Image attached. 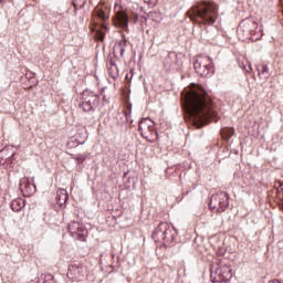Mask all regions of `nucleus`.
I'll use <instances>...</instances> for the list:
<instances>
[{
	"instance_id": "f257e3e1",
	"label": "nucleus",
	"mask_w": 283,
	"mask_h": 283,
	"mask_svg": "<svg viewBox=\"0 0 283 283\" xmlns=\"http://www.w3.org/2000/svg\"><path fill=\"white\" fill-rule=\"evenodd\" d=\"M181 96L190 120L197 129L207 125L209 118H216L217 114L211 97L207 95L205 88L198 86L186 90L181 93Z\"/></svg>"
},
{
	"instance_id": "f03ea898",
	"label": "nucleus",
	"mask_w": 283,
	"mask_h": 283,
	"mask_svg": "<svg viewBox=\"0 0 283 283\" xmlns=\"http://www.w3.org/2000/svg\"><path fill=\"white\" fill-rule=\"evenodd\" d=\"M191 21L203 23V25H213L218 19V4L213 1L202 0L197 2L187 12Z\"/></svg>"
},
{
	"instance_id": "7ed1b4c3",
	"label": "nucleus",
	"mask_w": 283,
	"mask_h": 283,
	"mask_svg": "<svg viewBox=\"0 0 283 283\" xmlns=\"http://www.w3.org/2000/svg\"><path fill=\"white\" fill-rule=\"evenodd\" d=\"M151 238L156 242H164L166 247H169L174 244L176 240V229H174V227L169 226L167 222H160L155 229Z\"/></svg>"
},
{
	"instance_id": "20e7f679",
	"label": "nucleus",
	"mask_w": 283,
	"mask_h": 283,
	"mask_svg": "<svg viewBox=\"0 0 283 283\" xmlns=\"http://www.w3.org/2000/svg\"><path fill=\"white\" fill-rule=\"evenodd\" d=\"M209 207L214 213H223L229 209V193L221 191L210 197Z\"/></svg>"
},
{
	"instance_id": "39448f33",
	"label": "nucleus",
	"mask_w": 283,
	"mask_h": 283,
	"mask_svg": "<svg viewBox=\"0 0 283 283\" xmlns=\"http://www.w3.org/2000/svg\"><path fill=\"white\" fill-rule=\"evenodd\" d=\"M255 30H258V23L253 20L245 19L239 24L237 34L240 41H247L255 34Z\"/></svg>"
},
{
	"instance_id": "423d86ee",
	"label": "nucleus",
	"mask_w": 283,
	"mask_h": 283,
	"mask_svg": "<svg viewBox=\"0 0 283 283\" xmlns=\"http://www.w3.org/2000/svg\"><path fill=\"white\" fill-rule=\"evenodd\" d=\"M211 63V57L207 55H199L193 63L197 74H199V76H209Z\"/></svg>"
},
{
	"instance_id": "0eeeda50",
	"label": "nucleus",
	"mask_w": 283,
	"mask_h": 283,
	"mask_svg": "<svg viewBox=\"0 0 283 283\" xmlns=\"http://www.w3.org/2000/svg\"><path fill=\"white\" fill-rule=\"evenodd\" d=\"M155 123L151 120V118H143L139 122V132L143 136V138H146V140H149L151 143L150 136L154 134Z\"/></svg>"
},
{
	"instance_id": "6e6552de",
	"label": "nucleus",
	"mask_w": 283,
	"mask_h": 283,
	"mask_svg": "<svg viewBox=\"0 0 283 283\" xmlns=\"http://www.w3.org/2000/svg\"><path fill=\"white\" fill-rule=\"evenodd\" d=\"M69 232L72 238H77V240H85V235H87V229H85V226L78 221L69 223Z\"/></svg>"
},
{
	"instance_id": "1a4fd4ad",
	"label": "nucleus",
	"mask_w": 283,
	"mask_h": 283,
	"mask_svg": "<svg viewBox=\"0 0 283 283\" xmlns=\"http://www.w3.org/2000/svg\"><path fill=\"white\" fill-rule=\"evenodd\" d=\"M20 191L22 192V196L30 198V196L36 192L34 180L30 178H22L20 180Z\"/></svg>"
},
{
	"instance_id": "9d476101",
	"label": "nucleus",
	"mask_w": 283,
	"mask_h": 283,
	"mask_svg": "<svg viewBox=\"0 0 283 283\" xmlns=\"http://www.w3.org/2000/svg\"><path fill=\"white\" fill-rule=\"evenodd\" d=\"M214 280L217 282H228V280H231L233 277V274H231V268L228 265L220 266L214 271Z\"/></svg>"
},
{
	"instance_id": "9b49d317",
	"label": "nucleus",
	"mask_w": 283,
	"mask_h": 283,
	"mask_svg": "<svg viewBox=\"0 0 283 283\" xmlns=\"http://www.w3.org/2000/svg\"><path fill=\"white\" fill-rule=\"evenodd\" d=\"M83 99L87 101L93 107H96L98 103H101V98L97 94L92 91H84L83 92Z\"/></svg>"
},
{
	"instance_id": "f8f14e48",
	"label": "nucleus",
	"mask_w": 283,
	"mask_h": 283,
	"mask_svg": "<svg viewBox=\"0 0 283 283\" xmlns=\"http://www.w3.org/2000/svg\"><path fill=\"white\" fill-rule=\"evenodd\" d=\"M69 272L71 275H74L76 280H78L85 276L86 269L83 265H71L69 266Z\"/></svg>"
},
{
	"instance_id": "ddd939ff",
	"label": "nucleus",
	"mask_w": 283,
	"mask_h": 283,
	"mask_svg": "<svg viewBox=\"0 0 283 283\" xmlns=\"http://www.w3.org/2000/svg\"><path fill=\"white\" fill-rule=\"evenodd\" d=\"M116 17L119 28H127L129 24V17H127V13L119 11L117 12Z\"/></svg>"
},
{
	"instance_id": "4468645a",
	"label": "nucleus",
	"mask_w": 283,
	"mask_h": 283,
	"mask_svg": "<svg viewBox=\"0 0 283 283\" xmlns=\"http://www.w3.org/2000/svg\"><path fill=\"white\" fill-rule=\"evenodd\" d=\"M67 190L65 189H59L56 191V202L60 207H63V205H65V202H67Z\"/></svg>"
},
{
	"instance_id": "2eb2a0df",
	"label": "nucleus",
	"mask_w": 283,
	"mask_h": 283,
	"mask_svg": "<svg viewBox=\"0 0 283 283\" xmlns=\"http://www.w3.org/2000/svg\"><path fill=\"white\" fill-rule=\"evenodd\" d=\"M25 207V202L23 199H15L11 202V209L12 211L19 212Z\"/></svg>"
},
{
	"instance_id": "dca6fc26",
	"label": "nucleus",
	"mask_w": 283,
	"mask_h": 283,
	"mask_svg": "<svg viewBox=\"0 0 283 283\" xmlns=\"http://www.w3.org/2000/svg\"><path fill=\"white\" fill-rule=\"evenodd\" d=\"M125 45H126V42L125 41H120L119 43H116L114 45V49H113V52L114 54H120V56H124L125 54Z\"/></svg>"
},
{
	"instance_id": "f3484780",
	"label": "nucleus",
	"mask_w": 283,
	"mask_h": 283,
	"mask_svg": "<svg viewBox=\"0 0 283 283\" xmlns=\"http://www.w3.org/2000/svg\"><path fill=\"white\" fill-rule=\"evenodd\" d=\"M235 134V130L233 128H222L221 129V137L223 140H231V137Z\"/></svg>"
},
{
	"instance_id": "a211bd4d",
	"label": "nucleus",
	"mask_w": 283,
	"mask_h": 283,
	"mask_svg": "<svg viewBox=\"0 0 283 283\" xmlns=\"http://www.w3.org/2000/svg\"><path fill=\"white\" fill-rule=\"evenodd\" d=\"M105 32H107V25L102 24V29L96 31V39L103 41L105 39Z\"/></svg>"
},
{
	"instance_id": "6ab92c4d",
	"label": "nucleus",
	"mask_w": 283,
	"mask_h": 283,
	"mask_svg": "<svg viewBox=\"0 0 283 283\" xmlns=\"http://www.w3.org/2000/svg\"><path fill=\"white\" fill-rule=\"evenodd\" d=\"M82 109L83 112H92V109H94V106H92L91 103L87 102V99H84L82 103Z\"/></svg>"
},
{
	"instance_id": "aec40b11",
	"label": "nucleus",
	"mask_w": 283,
	"mask_h": 283,
	"mask_svg": "<svg viewBox=\"0 0 283 283\" xmlns=\"http://www.w3.org/2000/svg\"><path fill=\"white\" fill-rule=\"evenodd\" d=\"M85 1L86 0H73V6H74L75 10L84 8L85 7Z\"/></svg>"
},
{
	"instance_id": "412c9836",
	"label": "nucleus",
	"mask_w": 283,
	"mask_h": 283,
	"mask_svg": "<svg viewBox=\"0 0 283 283\" xmlns=\"http://www.w3.org/2000/svg\"><path fill=\"white\" fill-rule=\"evenodd\" d=\"M260 76H262L263 78H269L270 74H269V66L268 65H263L262 66V71L259 73Z\"/></svg>"
},
{
	"instance_id": "4be33fe9",
	"label": "nucleus",
	"mask_w": 283,
	"mask_h": 283,
	"mask_svg": "<svg viewBox=\"0 0 283 283\" xmlns=\"http://www.w3.org/2000/svg\"><path fill=\"white\" fill-rule=\"evenodd\" d=\"M96 14L98 17V19H102V21H107V19H109V17H107V14H105V11L97 9L96 10Z\"/></svg>"
}]
</instances>
